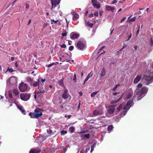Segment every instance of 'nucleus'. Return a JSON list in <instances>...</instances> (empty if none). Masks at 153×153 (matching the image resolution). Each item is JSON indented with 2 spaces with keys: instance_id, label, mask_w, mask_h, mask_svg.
Segmentation results:
<instances>
[{
  "instance_id": "5",
  "label": "nucleus",
  "mask_w": 153,
  "mask_h": 153,
  "mask_svg": "<svg viewBox=\"0 0 153 153\" xmlns=\"http://www.w3.org/2000/svg\"><path fill=\"white\" fill-rule=\"evenodd\" d=\"M19 88L21 91L24 92L27 91V85L25 83L22 82L19 84Z\"/></svg>"
},
{
  "instance_id": "10",
  "label": "nucleus",
  "mask_w": 153,
  "mask_h": 153,
  "mask_svg": "<svg viewBox=\"0 0 153 153\" xmlns=\"http://www.w3.org/2000/svg\"><path fill=\"white\" fill-rule=\"evenodd\" d=\"M61 0H54L53 1H52V7L51 9L55 8L56 5L60 3Z\"/></svg>"
},
{
  "instance_id": "49",
  "label": "nucleus",
  "mask_w": 153,
  "mask_h": 153,
  "mask_svg": "<svg viewBox=\"0 0 153 153\" xmlns=\"http://www.w3.org/2000/svg\"><path fill=\"white\" fill-rule=\"evenodd\" d=\"M117 2V0H114V1H112V2L111 3V4H114V3Z\"/></svg>"
},
{
  "instance_id": "63",
  "label": "nucleus",
  "mask_w": 153,
  "mask_h": 153,
  "mask_svg": "<svg viewBox=\"0 0 153 153\" xmlns=\"http://www.w3.org/2000/svg\"><path fill=\"white\" fill-rule=\"evenodd\" d=\"M134 49L135 50H137V46H134Z\"/></svg>"
},
{
  "instance_id": "7",
  "label": "nucleus",
  "mask_w": 153,
  "mask_h": 153,
  "mask_svg": "<svg viewBox=\"0 0 153 153\" xmlns=\"http://www.w3.org/2000/svg\"><path fill=\"white\" fill-rule=\"evenodd\" d=\"M85 43L81 41H79L77 42L76 47L80 50H82L85 47Z\"/></svg>"
},
{
  "instance_id": "22",
  "label": "nucleus",
  "mask_w": 153,
  "mask_h": 153,
  "mask_svg": "<svg viewBox=\"0 0 153 153\" xmlns=\"http://www.w3.org/2000/svg\"><path fill=\"white\" fill-rule=\"evenodd\" d=\"M106 8L108 10H110L111 11H114V7H112L109 6H106Z\"/></svg>"
},
{
  "instance_id": "37",
  "label": "nucleus",
  "mask_w": 153,
  "mask_h": 153,
  "mask_svg": "<svg viewBox=\"0 0 153 153\" xmlns=\"http://www.w3.org/2000/svg\"><path fill=\"white\" fill-rule=\"evenodd\" d=\"M138 29L137 30V31L136 32V36H137V35L139 33V29L140 28V25H138Z\"/></svg>"
},
{
  "instance_id": "20",
  "label": "nucleus",
  "mask_w": 153,
  "mask_h": 153,
  "mask_svg": "<svg viewBox=\"0 0 153 153\" xmlns=\"http://www.w3.org/2000/svg\"><path fill=\"white\" fill-rule=\"evenodd\" d=\"M90 137V134L89 133L83 135L82 136V137L84 139H89Z\"/></svg>"
},
{
  "instance_id": "44",
  "label": "nucleus",
  "mask_w": 153,
  "mask_h": 153,
  "mask_svg": "<svg viewBox=\"0 0 153 153\" xmlns=\"http://www.w3.org/2000/svg\"><path fill=\"white\" fill-rule=\"evenodd\" d=\"M132 34L131 33H130L129 35L128 36V38L126 40V41H128L129 40V39H130L131 37Z\"/></svg>"
},
{
  "instance_id": "4",
  "label": "nucleus",
  "mask_w": 153,
  "mask_h": 153,
  "mask_svg": "<svg viewBox=\"0 0 153 153\" xmlns=\"http://www.w3.org/2000/svg\"><path fill=\"white\" fill-rule=\"evenodd\" d=\"M26 79L27 82L28 83L30 86H33L34 87H36L38 86L39 83L40 82V80L38 79L37 81H34L33 78H31L30 76L27 77Z\"/></svg>"
},
{
  "instance_id": "30",
  "label": "nucleus",
  "mask_w": 153,
  "mask_h": 153,
  "mask_svg": "<svg viewBox=\"0 0 153 153\" xmlns=\"http://www.w3.org/2000/svg\"><path fill=\"white\" fill-rule=\"evenodd\" d=\"M34 114L35 113H32V112H30V113H29V115L31 118H34Z\"/></svg>"
},
{
  "instance_id": "18",
  "label": "nucleus",
  "mask_w": 153,
  "mask_h": 153,
  "mask_svg": "<svg viewBox=\"0 0 153 153\" xmlns=\"http://www.w3.org/2000/svg\"><path fill=\"white\" fill-rule=\"evenodd\" d=\"M101 112L99 111V110H94L93 112V114L95 116H97V115H100L101 114Z\"/></svg>"
},
{
  "instance_id": "36",
  "label": "nucleus",
  "mask_w": 153,
  "mask_h": 153,
  "mask_svg": "<svg viewBox=\"0 0 153 153\" xmlns=\"http://www.w3.org/2000/svg\"><path fill=\"white\" fill-rule=\"evenodd\" d=\"M18 108L22 111L23 108V106L22 105H19L18 106Z\"/></svg>"
},
{
  "instance_id": "51",
  "label": "nucleus",
  "mask_w": 153,
  "mask_h": 153,
  "mask_svg": "<svg viewBox=\"0 0 153 153\" xmlns=\"http://www.w3.org/2000/svg\"><path fill=\"white\" fill-rule=\"evenodd\" d=\"M14 103L15 104V105H16V106H17V107L18 108V106L19 105H18V102L17 101H16L14 102Z\"/></svg>"
},
{
  "instance_id": "47",
  "label": "nucleus",
  "mask_w": 153,
  "mask_h": 153,
  "mask_svg": "<svg viewBox=\"0 0 153 153\" xmlns=\"http://www.w3.org/2000/svg\"><path fill=\"white\" fill-rule=\"evenodd\" d=\"M126 19V17H123V18L120 21V23H122V22H123V21H124Z\"/></svg>"
},
{
  "instance_id": "41",
  "label": "nucleus",
  "mask_w": 153,
  "mask_h": 153,
  "mask_svg": "<svg viewBox=\"0 0 153 153\" xmlns=\"http://www.w3.org/2000/svg\"><path fill=\"white\" fill-rule=\"evenodd\" d=\"M94 145H92L91 147V152H92L94 150Z\"/></svg>"
},
{
  "instance_id": "34",
  "label": "nucleus",
  "mask_w": 153,
  "mask_h": 153,
  "mask_svg": "<svg viewBox=\"0 0 153 153\" xmlns=\"http://www.w3.org/2000/svg\"><path fill=\"white\" fill-rule=\"evenodd\" d=\"M7 71H9V72H11V73H12V72H13V71H14V70L12 69V68H7Z\"/></svg>"
},
{
  "instance_id": "8",
  "label": "nucleus",
  "mask_w": 153,
  "mask_h": 153,
  "mask_svg": "<svg viewBox=\"0 0 153 153\" xmlns=\"http://www.w3.org/2000/svg\"><path fill=\"white\" fill-rule=\"evenodd\" d=\"M91 2L94 7L97 9L100 8V4L99 1H96V0H92Z\"/></svg>"
},
{
  "instance_id": "54",
  "label": "nucleus",
  "mask_w": 153,
  "mask_h": 153,
  "mask_svg": "<svg viewBox=\"0 0 153 153\" xmlns=\"http://www.w3.org/2000/svg\"><path fill=\"white\" fill-rule=\"evenodd\" d=\"M63 152L64 153H65L66 151H67V149L66 148H64L63 149Z\"/></svg>"
},
{
  "instance_id": "17",
  "label": "nucleus",
  "mask_w": 153,
  "mask_h": 153,
  "mask_svg": "<svg viewBox=\"0 0 153 153\" xmlns=\"http://www.w3.org/2000/svg\"><path fill=\"white\" fill-rule=\"evenodd\" d=\"M40 151L39 149H32L30 150L29 153H40Z\"/></svg>"
},
{
  "instance_id": "32",
  "label": "nucleus",
  "mask_w": 153,
  "mask_h": 153,
  "mask_svg": "<svg viewBox=\"0 0 153 153\" xmlns=\"http://www.w3.org/2000/svg\"><path fill=\"white\" fill-rule=\"evenodd\" d=\"M41 110V109L39 108H36L34 110L35 112L36 113H39V112H40Z\"/></svg>"
},
{
  "instance_id": "40",
  "label": "nucleus",
  "mask_w": 153,
  "mask_h": 153,
  "mask_svg": "<svg viewBox=\"0 0 153 153\" xmlns=\"http://www.w3.org/2000/svg\"><path fill=\"white\" fill-rule=\"evenodd\" d=\"M74 49V46H70L69 48V50L70 51H73Z\"/></svg>"
},
{
  "instance_id": "45",
  "label": "nucleus",
  "mask_w": 153,
  "mask_h": 153,
  "mask_svg": "<svg viewBox=\"0 0 153 153\" xmlns=\"http://www.w3.org/2000/svg\"><path fill=\"white\" fill-rule=\"evenodd\" d=\"M150 43L152 46L153 45V40L152 39V38H151V40L150 42Z\"/></svg>"
},
{
  "instance_id": "25",
  "label": "nucleus",
  "mask_w": 153,
  "mask_h": 153,
  "mask_svg": "<svg viewBox=\"0 0 153 153\" xmlns=\"http://www.w3.org/2000/svg\"><path fill=\"white\" fill-rule=\"evenodd\" d=\"M13 92L16 96H17L19 94V91L17 89H14L13 90Z\"/></svg>"
},
{
  "instance_id": "58",
  "label": "nucleus",
  "mask_w": 153,
  "mask_h": 153,
  "mask_svg": "<svg viewBox=\"0 0 153 153\" xmlns=\"http://www.w3.org/2000/svg\"><path fill=\"white\" fill-rule=\"evenodd\" d=\"M135 20V17H133V18H132L130 19V20H131V21H134Z\"/></svg>"
},
{
  "instance_id": "13",
  "label": "nucleus",
  "mask_w": 153,
  "mask_h": 153,
  "mask_svg": "<svg viewBox=\"0 0 153 153\" xmlns=\"http://www.w3.org/2000/svg\"><path fill=\"white\" fill-rule=\"evenodd\" d=\"M99 72L100 75L101 77H103L106 74V71L104 68H102L101 70Z\"/></svg>"
},
{
  "instance_id": "46",
  "label": "nucleus",
  "mask_w": 153,
  "mask_h": 153,
  "mask_svg": "<svg viewBox=\"0 0 153 153\" xmlns=\"http://www.w3.org/2000/svg\"><path fill=\"white\" fill-rule=\"evenodd\" d=\"M22 113L24 114H26V111L25 110H24V109H23V108L22 109Z\"/></svg>"
},
{
  "instance_id": "16",
  "label": "nucleus",
  "mask_w": 153,
  "mask_h": 153,
  "mask_svg": "<svg viewBox=\"0 0 153 153\" xmlns=\"http://www.w3.org/2000/svg\"><path fill=\"white\" fill-rule=\"evenodd\" d=\"M72 19L73 20H76L79 17V16L75 12H74L73 13Z\"/></svg>"
},
{
  "instance_id": "60",
  "label": "nucleus",
  "mask_w": 153,
  "mask_h": 153,
  "mask_svg": "<svg viewBox=\"0 0 153 153\" xmlns=\"http://www.w3.org/2000/svg\"><path fill=\"white\" fill-rule=\"evenodd\" d=\"M93 16V14H92V13H91V14H90L89 16V17H92Z\"/></svg>"
},
{
  "instance_id": "42",
  "label": "nucleus",
  "mask_w": 153,
  "mask_h": 153,
  "mask_svg": "<svg viewBox=\"0 0 153 153\" xmlns=\"http://www.w3.org/2000/svg\"><path fill=\"white\" fill-rule=\"evenodd\" d=\"M51 22H54V23H57L58 22V20H54L53 19H51Z\"/></svg>"
},
{
  "instance_id": "62",
  "label": "nucleus",
  "mask_w": 153,
  "mask_h": 153,
  "mask_svg": "<svg viewBox=\"0 0 153 153\" xmlns=\"http://www.w3.org/2000/svg\"><path fill=\"white\" fill-rule=\"evenodd\" d=\"M29 7H30L29 5H28V4H27V5H26V8L27 9H28L29 8Z\"/></svg>"
},
{
  "instance_id": "21",
  "label": "nucleus",
  "mask_w": 153,
  "mask_h": 153,
  "mask_svg": "<svg viewBox=\"0 0 153 153\" xmlns=\"http://www.w3.org/2000/svg\"><path fill=\"white\" fill-rule=\"evenodd\" d=\"M70 36H71V38L75 39V38H78L79 36V35L77 33H73L72 35L71 34Z\"/></svg>"
},
{
  "instance_id": "1",
  "label": "nucleus",
  "mask_w": 153,
  "mask_h": 153,
  "mask_svg": "<svg viewBox=\"0 0 153 153\" xmlns=\"http://www.w3.org/2000/svg\"><path fill=\"white\" fill-rule=\"evenodd\" d=\"M142 86V84L140 83L137 85V88L134 91L133 99L136 97L137 100H139L145 96V94L147 92L148 88L146 87H143L140 89Z\"/></svg>"
},
{
  "instance_id": "15",
  "label": "nucleus",
  "mask_w": 153,
  "mask_h": 153,
  "mask_svg": "<svg viewBox=\"0 0 153 153\" xmlns=\"http://www.w3.org/2000/svg\"><path fill=\"white\" fill-rule=\"evenodd\" d=\"M39 83L38 86H37L38 87V88L39 90V91H38V93H44L45 92V91L43 88H42V87H41V86H40L39 85Z\"/></svg>"
},
{
  "instance_id": "27",
  "label": "nucleus",
  "mask_w": 153,
  "mask_h": 153,
  "mask_svg": "<svg viewBox=\"0 0 153 153\" xmlns=\"http://www.w3.org/2000/svg\"><path fill=\"white\" fill-rule=\"evenodd\" d=\"M69 130L70 132L72 133L74 132L75 130V128L74 126H71L69 128Z\"/></svg>"
},
{
  "instance_id": "61",
  "label": "nucleus",
  "mask_w": 153,
  "mask_h": 153,
  "mask_svg": "<svg viewBox=\"0 0 153 153\" xmlns=\"http://www.w3.org/2000/svg\"><path fill=\"white\" fill-rule=\"evenodd\" d=\"M105 48V46H102V47H101V48H100V51H101V50H102V49H103V48Z\"/></svg>"
},
{
  "instance_id": "48",
  "label": "nucleus",
  "mask_w": 153,
  "mask_h": 153,
  "mask_svg": "<svg viewBox=\"0 0 153 153\" xmlns=\"http://www.w3.org/2000/svg\"><path fill=\"white\" fill-rule=\"evenodd\" d=\"M88 79H89L88 78V76L86 77L85 79L83 84H84L87 81Z\"/></svg>"
},
{
  "instance_id": "3",
  "label": "nucleus",
  "mask_w": 153,
  "mask_h": 153,
  "mask_svg": "<svg viewBox=\"0 0 153 153\" xmlns=\"http://www.w3.org/2000/svg\"><path fill=\"white\" fill-rule=\"evenodd\" d=\"M133 101L134 99H131L127 102L126 105V106H124L123 108V111L121 113V116L123 115V116H124L126 114L127 111L129 110L130 107L133 105L134 104Z\"/></svg>"
},
{
  "instance_id": "31",
  "label": "nucleus",
  "mask_w": 153,
  "mask_h": 153,
  "mask_svg": "<svg viewBox=\"0 0 153 153\" xmlns=\"http://www.w3.org/2000/svg\"><path fill=\"white\" fill-rule=\"evenodd\" d=\"M120 84H117L114 87V88L113 89V90L114 91H115V90H116L117 87L118 86H120Z\"/></svg>"
},
{
  "instance_id": "52",
  "label": "nucleus",
  "mask_w": 153,
  "mask_h": 153,
  "mask_svg": "<svg viewBox=\"0 0 153 153\" xmlns=\"http://www.w3.org/2000/svg\"><path fill=\"white\" fill-rule=\"evenodd\" d=\"M14 59V57L12 56V57H10V59L11 60V61H13Z\"/></svg>"
},
{
  "instance_id": "29",
  "label": "nucleus",
  "mask_w": 153,
  "mask_h": 153,
  "mask_svg": "<svg viewBox=\"0 0 153 153\" xmlns=\"http://www.w3.org/2000/svg\"><path fill=\"white\" fill-rule=\"evenodd\" d=\"M98 91H95L92 93L91 94V96L92 97H94L97 94Z\"/></svg>"
},
{
  "instance_id": "2",
  "label": "nucleus",
  "mask_w": 153,
  "mask_h": 153,
  "mask_svg": "<svg viewBox=\"0 0 153 153\" xmlns=\"http://www.w3.org/2000/svg\"><path fill=\"white\" fill-rule=\"evenodd\" d=\"M143 80H144L146 85H148L153 82V71L151 72L150 71L146 72L143 77Z\"/></svg>"
},
{
  "instance_id": "12",
  "label": "nucleus",
  "mask_w": 153,
  "mask_h": 153,
  "mask_svg": "<svg viewBox=\"0 0 153 153\" xmlns=\"http://www.w3.org/2000/svg\"><path fill=\"white\" fill-rule=\"evenodd\" d=\"M142 78L141 75L137 76L136 77L134 78V80L133 82L134 83H137L140 81Z\"/></svg>"
},
{
  "instance_id": "11",
  "label": "nucleus",
  "mask_w": 153,
  "mask_h": 153,
  "mask_svg": "<svg viewBox=\"0 0 153 153\" xmlns=\"http://www.w3.org/2000/svg\"><path fill=\"white\" fill-rule=\"evenodd\" d=\"M68 91V90L66 89L64 90V93L62 96V97L64 99H66L68 97L69 94Z\"/></svg>"
},
{
  "instance_id": "33",
  "label": "nucleus",
  "mask_w": 153,
  "mask_h": 153,
  "mask_svg": "<svg viewBox=\"0 0 153 153\" xmlns=\"http://www.w3.org/2000/svg\"><path fill=\"white\" fill-rule=\"evenodd\" d=\"M92 72H91L89 74L87 75L88 79L90 78V77L92 76L93 75V74H92Z\"/></svg>"
},
{
  "instance_id": "64",
  "label": "nucleus",
  "mask_w": 153,
  "mask_h": 153,
  "mask_svg": "<svg viewBox=\"0 0 153 153\" xmlns=\"http://www.w3.org/2000/svg\"><path fill=\"white\" fill-rule=\"evenodd\" d=\"M86 131H82L80 132V133H86Z\"/></svg>"
},
{
  "instance_id": "24",
  "label": "nucleus",
  "mask_w": 153,
  "mask_h": 153,
  "mask_svg": "<svg viewBox=\"0 0 153 153\" xmlns=\"http://www.w3.org/2000/svg\"><path fill=\"white\" fill-rule=\"evenodd\" d=\"M123 107V104H121L119 105L118 107L117 108V111H120L121 109H122Z\"/></svg>"
},
{
  "instance_id": "57",
  "label": "nucleus",
  "mask_w": 153,
  "mask_h": 153,
  "mask_svg": "<svg viewBox=\"0 0 153 153\" xmlns=\"http://www.w3.org/2000/svg\"><path fill=\"white\" fill-rule=\"evenodd\" d=\"M94 15L95 16H98V13L97 12L94 13Z\"/></svg>"
},
{
  "instance_id": "43",
  "label": "nucleus",
  "mask_w": 153,
  "mask_h": 153,
  "mask_svg": "<svg viewBox=\"0 0 153 153\" xmlns=\"http://www.w3.org/2000/svg\"><path fill=\"white\" fill-rule=\"evenodd\" d=\"M9 97L10 98H12V94L11 92H9Z\"/></svg>"
},
{
  "instance_id": "53",
  "label": "nucleus",
  "mask_w": 153,
  "mask_h": 153,
  "mask_svg": "<svg viewBox=\"0 0 153 153\" xmlns=\"http://www.w3.org/2000/svg\"><path fill=\"white\" fill-rule=\"evenodd\" d=\"M126 45L125 44H124L123 45V48H122L120 50V51H121V50H122V49H123L124 48H126Z\"/></svg>"
},
{
  "instance_id": "59",
  "label": "nucleus",
  "mask_w": 153,
  "mask_h": 153,
  "mask_svg": "<svg viewBox=\"0 0 153 153\" xmlns=\"http://www.w3.org/2000/svg\"><path fill=\"white\" fill-rule=\"evenodd\" d=\"M46 80L45 79H41V81L42 82V83H43V82H45Z\"/></svg>"
},
{
  "instance_id": "19",
  "label": "nucleus",
  "mask_w": 153,
  "mask_h": 153,
  "mask_svg": "<svg viewBox=\"0 0 153 153\" xmlns=\"http://www.w3.org/2000/svg\"><path fill=\"white\" fill-rule=\"evenodd\" d=\"M115 109V108L112 107L109 108L108 110V113L110 114H112L114 113Z\"/></svg>"
},
{
  "instance_id": "9",
  "label": "nucleus",
  "mask_w": 153,
  "mask_h": 153,
  "mask_svg": "<svg viewBox=\"0 0 153 153\" xmlns=\"http://www.w3.org/2000/svg\"><path fill=\"white\" fill-rule=\"evenodd\" d=\"M17 79L16 77L15 76H12L9 79V82L11 85L15 84L17 82Z\"/></svg>"
},
{
  "instance_id": "26",
  "label": "nucleus",
  "mask_w": 153,
  "mask_h": 153,
  "mask_svg": "<svg viewBox=\"0 0 153 153\" xmlns=\"http://www.w3.org/2000/svg\"><path fill=\"white\" fill-rule=\"evenodd\" d=\"M132 95L130 93H129L126 96V98L127 99H129L131 97Z\"/></svg>"
},
{
  "instance_id": "6",
  "label": "nucleus",
  "mask_w": 153,
  "mask_h": 153,
  "mask_svg": "<svg viewBox=\"0 0 153 153\" xmlns=\"http://www.w3.org/2000/svg\"><path fill=\"white\" fill-rule=\"evenodd\" d=\"M31 97L30 94H27V93H22L20 96L21 100L24 101H27L30 99Z\"/></svg>"
},
{
  "instance_id": "39",
  "label": "nucleus",
  "mask_w": 153,
  "mask_h": 153,
  "mask_svg": "<svg viewBox=\"0 0 153 153\" xmlns=\"http://www.w3.org/2000/svg\"><path fill=\"white\" fill-rule=\"evenodd\" d=\"M54 64H55V63H54V62H53L51 64H49V65H47V67L49 68V67H51L52 65H54Z\"/></svg>"
},
{
  "instance_id": "50",
  "label": "nucleus",
  "mask_w": 153,
  "mask_h": 153,
  "mask_svg": "<svg viewBox=\"0 0 153 153\" xmlns=\"http://www.w3.org/2000/svg\"><path fill=\"white\" fill-rule=\"evenodd\" d=\"M60 46L61 47V48H65L66 47V45L65 44L62 45Z\"/></svg>"
},
{
  "instance_id": "55",
  "label": "nucleus",
  "mask_w": 153,
  "mask_h": 153,
  "mask_svg": "<svg viewBox=\"0 0 153 153\" xmlns=\"http://www.w3.org/2000/svg\"><path fill=\"white\" fill-rule=\"evenodd\" d=\"M66 35H67L66 33H62V36H66Z\"/></svg>"
},
{
  "instance_id": "38",
  "label": "nucleus",
  "mask_w": 153,
  "mask_h": 153,
  "mask_svg": "<svg viewBox=\"0 0 153 153\" xmlns=\"http://www.w3.org/2000/svg\"><path fill=\"white\" fill-rule=\"evenodd\" d=\"M73 80H74L75 82H76V74H74V76Z\"/></svg>"
},
{
  "instance_id": "35",
  "label": "nucleus",
  "mask_w": 153,
  "mask_h": 153,
  "mask_svg": "<svg viewBox=\"0 0 153 153\" xmlns=\"http://www.w3.org/2000/svg\"><path fill=\"white\" fill-rule=\"evenodd\" d=\"M60 132L63 135H64V134L67 133V131L65 130H62Z\"/></svg>"
},
{
  "instance_id": "56",
  "label": "nucleus",
  "mask_w": 153,
  "mask_h": 153,
  "mask_svg": "<svg viewBox=\"0 0 153 153\" xmlns=\"http://www.w3.org/2000/svg\"><path fill=\"white\" fill-rule=\"evenodd\" d=\"M93 25V23H91L89 24V26L90 27H92Z\"/></svg>"
},
{
  "instance_id": "28",
  "label": "nucleus",
  "mask_w": 153,
  "mask_h": 153,
  "mask_svg": "<svg viewBox=\"0 0 153 153\" xmlns=\"http://www.w3.org/2000/svg\"><path fill=\"white\" fill-rule=\"evenodd\" d=\"M113 128V126L111 125H110L108 126L107 129L108 131H111L112 128Z\"/></svg>"
},
{
  "instance_id": "14",
  "label": "nucleus",
  "mask_w": 153,
  "mask_h": 153,
  "mask_svg": "<svg viewBox=\"0 0 153 153\" xmlns=\"http://www.w3.org/2000/svg\"><path fill=\"white\" fill-rule=\"evenodd\" d=\"M124 95L123 93L120 96V97L117 100H112L110 102V103L111 104H114V103H117L118 102H119V100H120V99L122 98L123 95Z\"/></svg>"
},
{
  "instance_id": "23",
  "label": "nucleus",
  "mask_w": 153,
  "mask_h": 153,
  "mask_svg": "<svg viewBox=\"0 0 153 153\" xmlns=\"http://www.w3.org/2000/svg\"><path fill=\"white\" fill-rule=\"evenodd\" d=\"M42 113H41V112H40L39 113H35V114L34 116V118H38L39 117L42 116Z\"/></svg>"
}]
</instances>
